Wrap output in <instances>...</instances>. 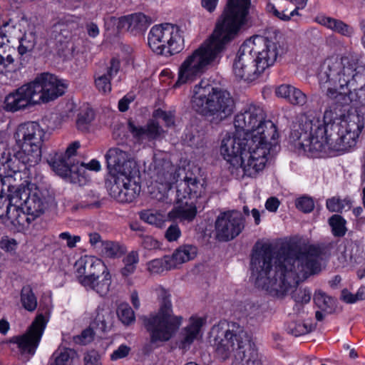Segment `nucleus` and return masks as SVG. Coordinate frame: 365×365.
<instances>
[{
    "mask_svg": "<svg viewBox=\"0 0 365 365\" xmlns=\"http://www.w3.org/2000/svg\"><path fill=\"white\" fill-rule=\"evenodd\" d=\"M128 130L132 137L138 143H143L160 139L165 131L155 119H150L144 126L133 120H128Z\"/></svg>",
    "mask_w": 365,
    "mask_h": 365,
    "instance_id": "23",
    "label": "nucleus"
},
{
    "mask_svg": "<svg viewBox=\"0 0 365 365\" xmlns=\"http://www.w3.org/2000/svg\"><path fill=\"white\" fill-rule=\"evenodd\" d=\"M46 132L34 121L19 124L15 129L13 138L18 150L16 158L26 167H34L41 160V148Z\"/></svg>",
    "mask_w": 365,
    "mask_h": 365,
    "instance_id": "10",
    "label": "nucleus"
},
{
    "mask_svg": "<svg viewBox=\"0 0 365 365\" xmlns=\"http://www.w3.org/2000/svg\"><path fill=\"white\" fill-rule=\"evenodd\" d=\"M321 91L332 102L322 116L314 113L301 118L290 139L312 157L336 156L351 151L364 128V117L352 111L350 103L359 83L365 81V66H356L349 56L326 59L318 74Z\"/></svg>",
    "mask_w": 365,
    "mask_h": 365,
    "instance_id": "1",
    "label": "nucleus"
},
{
    "mask_svg": "<svg viewBox=\"0 0 365 365\" xmlns=\"http://www.w3.org/2000/svg\"><path fill=\"white\" fill-rule=\"evenodd\" d=\"M63 160L61 155H56V159L51 161L53 170L62 178H74L75 175L85 178L87 170L98 172L101 168L100 162L96 160H92L88 163L76 162V164L71 166L65 163Z\"/></svg>",
    "mask_w": 365,
    "mask_h": 365,
    "instance_id": "22",
    "label": "nucleus"
},
{
    "mask_svg": "<svg viewBox=\"0 0 365 365\" xmlns=\"http://www.w3.org/2000/svg\"><path fill=\"white\" fill-rule=\"evenodd\" d=\"M296 207L304 212H310L314 207V202L312 197H301L296 200Z\"/></svg>",
    "mask_w": 365,
    "mask_h": 365,
    "instance_id": "48",
    "label": "nucleus"
},
{
    "mask_svg": "<svg viewBox=\"0 0 365 365\" xmlns=\"http://www.w3.org/2000/svg\"><path fill=\"white\" fill-rule=\"evenodd\" d=\"M17 245L18 243L16 240L8 236L3 237L0 240L1 249L8 252L14 251L16 249Z\"/></svg>",
    "mask_w": 365,
    "mask_h": 365,
    "instance_id": "52",
    "label": "nucleus"
},
{
    "mask_svg": "<svg viewBox=\"0 0 365 365\" xmlns=\"http://www.w3.org/2000/svg\"><path fill=\"white\" fill-rule=\"evenodd\" d=\"M297 302L307 303L311 299V292L307 289H299L294 295Z\"/></svg>",
    "mask_w": 365,
    "mask_h": 365,
    "instance_id": "57",
    "label": "nucleus"
},
{
    "mask_svg": "<svg viewBox=\"0 0 365 365\" xmlns=\"http://www.w3.org/2000/svg\"><path fill=\"white\" fill-rule=\"evenodd\" d=\"M150 48L158 54L174 55L185 47V31L181 26L165 23L153 26L148 36Z\"/></svg>",
    "mask_w": 365,
    "mask_h": 365,
    "instance_id": "12",
    "label": "nucleus"
},
{
    "mask_svg": "<svg viewBox=\"0 0 365 365\" xmlns=\"http://www.w3.org/2000/svg\"><path fill=\"white\" fill-rule=\"evenodd\" d=\"M148 270L152 274H160L165 271L174 269L170 256L155 259L147 264Z\"/></svg>",
    "mask_w": 365,
    "mask_h": 365,
    "instance_id": "36",
    "label": "nucleus"
},
{
    "mask_svg": "<svg viewBox=\"0 0 365 365\" xmlns=\"http://www.w3.org/2000/svg\"><path fill=\"white\" fill-rule=\"evenodd\" d=\"M218 4V0H201L202 6L209 12H212Z\"/></svg>",
    "mask_w": 365,
    "mask_h": 365,
    "instance_id": "63",
    "label": "nucleus"
},
{
    "mask_svg": "<svg viewBox=\"0 0 365 365\" xmlns=\"http://www.w3.org/2000/svg\"><path fill=\"white\" fill-rule=\"evenodd\" d=\"M237 131L226 135L221 143L220 153L230 164V171L236 178H255L265 168L273 155L265 147L256 145Z\"/></svg>",
    "mask_w": 365,
    "mask_h": 365,
    "instance_id": "4",
    "label": "nucleus"
},
{
    "mask_svg": "<svg viewBox=\"0 0 365 365\" xmlns=\"http://www.w3.org/2000/svg\"><path fill=\"white\" fill-rule=\"evenodd\" d=\"M59 237L66 241V245L73 248L76 246V244L80 242L81 237L78 235H71L69 232H65L59 235Z\"/></svg>",
    "mask_w": 365,
    "mask_h": 365,
    "instance_id": "54",
    "label": "nucleus"
},
{
    "mask_svg": "<svg viewBox=\"0 0 365 365\" xmlns=\"http://www.w3.org/2000/svg\"><path fill=\"white\" fill-rule=\"evenodd\" d=\"M78 361L77 352L70 348L59 346L50 358V365H74Z\"/></svg>",
    "mask_w": 365,
    "mask_h": 365,
    "instance_id": "30",
    "label": "nucleus"
},
{
    "mask_svg": "<svg viewBox=\"0 0 365 365\" xmlns=\"http://www.w3.org/2000/svg\"><path fill=\"white\" fill-rule=\"evenodd\" d=\"M108 312L105 310L103 307H98L96 309V316L95 317V321L99 325L101 324L102 328L105 327L106 322V314H108Z\"/></svg>",
    "mask_w": 365,
    "mask_h": 365,
    "instance_id": "60",
    "label": "nucleus"
},
{
    "mask_svg": "<svg viewBox=\"0 0 365 365\" xmlns=\"http://www.w3.org/2000/svg\"><path fill=\"white\" fill-rule=\"evenodd\" d=\"M80 147V143L78 142H74L71 143L66 149L64 154L55 153L53 155L51 154L49 155V158L48 159V162L49 165L51 166V160H54L56 159V155H61L62 157L63 160L65 163L68 164L69 166L73 164H76V160L74 159L75 154L76 150Z\"/></svg>",
    "mask_w": 365,
    "mask_h": 365,
    "instance_id": "39",
    "label": "nucleus"
},
{
    "mask_svg": "<svg viewBox=\"0 0 365 365\" xmlns=\"http://www.w3.org/2000/svg\"><path fill=\"white\" fill-rule=\"evenodd\" d=\"M299 9H297V6L295 7V9L290 12L289 14H284V11H282V12L279 11L275 6L272 3H268L266 6V10L267 12L273 14L275 17L278 18L280 20L282 21H289L291 19L292 16H294L296 15H299L298 10Z\"/></svg>",
    "mask_w": 365,
    "mask_h": 365,
    "instance_id": "47",
    "label": "nucleus"
},
{
    "mask_svg": "<svg viewBox=\"0 0 365 365\" xmlns=\"http://www.w3.org/2000/svg\"><path fill=\"white\" fill-rule=\"evenodd\" d=\"M63 121V115L57 113L51 114L48 122V127L51 129L58 128L61 126Z\"/></svg>",
    "mask_w": 365,
    "mask_h": 365,
    "instance_id": "58",
    "label": "nucleus"
},
{
    "mask_svg": "<svg viewBox=\"0 0 365 365\" xmlns=\"http://www.w3.org/2000/svg\"><path fill=\"white\" fill-rule=\"evenodd\" d=\"M153 117L154 118H161L168 127L174 124V117L171 112H166L162 109H157L153 112Z\"/></svg>",
    "mask_w": 365,
    "mask_h": 365,
    "instance_id": "50",
    "label": "nucleus"
},
{
    "mask_svg": "<svg viewBox=\"0 0 365 365\" xmlns=\"http://www.w3.org/2000/svg\"><path fill=\"white\" fill-rule=\"evenodd\" d=\"M293 91L294 86L289 84H282L276 88L275 94L277 97L285 98L289 102Z\"/></svg>",
    "mask_w": 365,
    "mask_h": 365,
    "instance_id": "51",
    "label": "nucleus"
},
{
    "mask_svg": "<svg viewBox=\"0 0 365 365\" xmlns=\"http://www.w3.org/2000/svg\"><path fill=\"white\" fill-rule=\"evenodd\" d=\"M243 44L253 56L259 70L262 72L272 66L280 54L279 46L262 36H254L247 39Z\"/></svg>",
    "mask_w": 365,
    "mask_h": 365,
    "instance_id": "15",
    "label": "nucleus"
},
{
    "mask_svg": "<svg viewBox=\"0 0 365 365\" xmlns=\"http://www.w3.org/2000/svg\"><path fill=\"white\" fill-rule=\"evenodd\" d=\"M307 101V97L301 90L294 86L289 103L296 106H304Z\"/></svg>",
    "mask_w": 365,
    "mask_h": 365,
    "instance_id": "49",
    "label": "nucleus"
},
{
    "mask_svg": "<svg viewBox=\"0 0 365 365\" xmlns=\"http://www.w3.org/2000/svg\"><path fill=\"white\" fill-rule=\"evenodd\" d=\"M130 351V349L129 346L125 344H121L110 354V359L112 361H116L125 358L128 355Z\"/></svg>",
    "mask_w": 365,
    "mask_h": 365,
    "instance_id": "53",
    "label": "nucleus"
},
{
    "mask_svg": "<svg viewBox=\"0 0 365 365\" xmlns=\"http://www.w3.org/2000/svg\"><path fill=\"white\" fill-rule=\"evenodd\" d=\"M341 298L346 303H355L357 301L363 299L362 294L360 297H354V294H351L347 290H343L341 292Z\"/></svg>",
    "mask_w": 365,
    "mask_h": 365,
    "instance_id": "62",
    "label": "nucleus"
},
{
    "mask_svg": "<svg viewBox=\"0 0 365 365\" xmlns=\"http://www.w3.org/2000/svg\"><path fill=\"white\" fill-rule=\"evenodd\" d=\"M181 232L177 225H171L165 232V237L169 242L176 241L180 236Z\"/></svg>",
    "mask_w": 365,
    "mask_h": 365,
    "instance_id": "56",
    "label": "nucleus"
},
{
    "mask_svg": "<svg viewBox=\"0 0 365 365\" xmlns=\"http://www.w3.org/2000/svg\"><path fill=\"white\" fill-rule=\"evenodd\" d=\"M149 170L152 180L150 186L152 198L167 202L171 185L177 181L178 177L177 168L167 159L165 153L158 152L154 155Z\"/></svg>",
    "mask_w": 365,
    "mask_h": 365,
    "instance_id": "13",
    "label": "nucleus"
},
{
    "mask_svg": "<svg viewBox=\"0 0 365 365\" xmlns=\"http://www.w3.org/2000/svg\"><path fill=\"white\" fill-rule=\"evenodd\" d=\"M105 269L107 267L101 259L94 256L85 255L76 262L74 274L82 286H88L91 285V280Z\"/></svg>",
    "mask_w": 365,
    "mask_h": 365,
    "instance_id": "21",
    "label": "nucleus"
},
{
    "mask_svg": "<svg viewBox=\"0 0 365 365\" xmlns=\"http://www.w3.org/2000/svg\"><path fill=\"white\" fill-rule=\"evenodd\" d=\"M93 338V331L87 329L82 331L80 336H78L79 341L83 344L89 342Z\"/></svg>",
    "mask_w": 365,
    "mask_h": 365,
    "instance_id": "64",
    "label": "nucleus"
},
{
    "mask_svg": "<svg viewBox=\"0 0 365 365\" xmlns=\"http://www.w3.org/2000/svg\"><path fill=\"white\" fill-rule=\"evenodd\" d=\"M28 215H29L20 203H13L9 200L6 216L14 230L22 231L29 225L31 219Z\"/></svg>",
    "mask_w": 365,
    "mask_h": 365,
    "instance_id": "26",
    "label": "nucleus"
},
{
    "mask_svg": "<svg viewBox=\"0 0 365 365\" xmlns=\"http://www.w3.org/2000/svg\"><path fill=\"white\" fill-rule=\"evenodd\" d=\"M125 251V249L118 243L112 241H105L101 243L99 253L105 257H120Z\"/></svg>",
    "mask_w": 365,
    "mask_h": 365,
    "instance_id": "34",
    "label": "nucleus"
},
{
    "mask_svg": "<svg viewBox=\"0 0 365 365\" xmlns=\"http://www.w3.org/2000/svg\"><path fill=\"white\" fill-rule=\"evenodd\" d=\"M160 300V308L157 313L150 314L144 321L147 330L150 334L152 342L169 340L182 324V317L173 313L170 294L160 285L154 288Z\"/></svg>",
    "mask_w": 365,
    "mask_h": 365,
    "instance_id": "9",
    "label": "nucleus"
},
{
    "mask_svg": "<svg viewBox=\"0 0 365 365\" xmlns=\"http://www.w3.org/2000/svg\"><path fill=\"white\" fill-rule=\"evenodd\" d=\"M320 249L304 240L279 247L257 243L250 259L251 277L258 287L282 296L301 278L319 271Z\"/></svg>",
    "mask_w": 365,
    "mask_h": 365,
    "instance_id": "2",
    "label": "nucleus"
},
{
    "mask_svg": "<svg viewBox=\"0 0 365 365\" xmlns=\"http://www.w3.org/2000/svg\"><path fill=\"white\" fill-rule=\"evenodd\" d=\"M205 192L204 184L196 177L185 176L177 185L176 203L178 204L168 215L171 220L180 222L192 221L196 216L197 200Z\"/></svg>",
    "mask_w": 365,
    "mask_h": 365,
    "instance_id": "11",
    "label": "nucleus"
},
{
    "mask_svg": "<svg viewBox=\"0 0 365 365\" xmlns=\"http://www.w3.org/2000/svg\"><path fill=\"white\" fill-rule=\"evenodd\" d=\"M329 223L331 227L332 233L334 236L342 237L345 235L346 231L345 227L346 222L340 215H333L329 219Z\"/></svg>",
    "mask_w": 365,
    "mask_h": 365,
    "instance_id": "42",
    "label": "nucleus"
},
{
    "mask_svg": "<svg viewBox=\"0 0 365 365\" xmlns=\"http://www.w3.org/2000/svg\"><path fill=\"white\" fill-rule=\"evenodd\" d=\"M14 182L3 186L2 194L13 203H20L32 217L41 214L45 208L43 199L38 189L34 190V185L29 187H16Z\"/></svg>",
    "mask_w": 365,
    "mask_h": 365,
    "instance_id": "14",
    "label": "nucleus"
},
{
    "mask_svg": "<svg viewBox=\"0 0 365 365\" xmlns=\"http://www.w3.org/2000/svg\"><path fill=\"white\" fill-rule=\"evenodd\" d=\"M251 7V0H228L222 19L217 24L212 34L179 66L174 87L192 83L218 61L225 45L247 21Z\"/></svg>",
    "mask_w": 365,
    "mask_h": 365,
    "instance_id": "3",
    "label": "nucleus"
},
{
    "mask_svg": "<svg viewBox=\"0 0 365 365\" xmlns=\"http://www.w3.org/2000/svg\"><path fill=\"white\" fill-rule=\"evenodd\" d=\"M134 101V96L131 93L125 95L118 102V108L121 112H125L128 109L129 104Z\"/></svg>",
    "mask_w": 365,
    "mask_h": 365,
    "instance_id": "59",
    "label": "nucleus"
},
{
    "mask_svg": "<svg viewBox=\"0 0 365 365\" xmlns=\"http://www.w3.org/2000/svg\"><path fill=\"white\" fill-rule=\"evenodd\" d=\"M314 329L312 324L307 325L300 322H291L288 324V331L294 336H300L310 332Z\"/></svg>",
    "mask_w": 365,
    "mask_h": 365,
    "instance_id": "45",
    "label": "nucleus"
},
{
    "mask_svg": "<svg viewBox=\"0 0 365 365\" xmlns=\"http://www.w3.org/2000/svg\"><path fill=\"white\" fill-rule=\"evenodd\" d=\"M102 275L103 277L101 281L98 280V275L91 280V284L88 286H83L87 289H93L101 296L106 295L108 291L111 284V276L109 270L105 269L103 270Z\"/></svg>",
    "mask_w": 365,
    "mask_h": 365,
    "instance_id": "33",
    "label": "nucleus"
},
{
    "mask_svg": "<svg viewBox=\"0 0 365 365\" xmlns=\"http://www.w3.org/2000/svg\"><path fill=\"white\" fill-rule=\"evenodd\" d=\"M262 73L253 56L242 43L233 60V76L237 80L250 83L257 80Z\"/></svg>",
    "mask_w": 365,
    "mask_h": 365,
    "instance_id": "19",
    "label": "nucleus"
},
{
    "mask_svg": "<svg viewBox=\"0 0 365 365\" xmlns=\"http://www.w3.org/2000/svg\"><path fill=\"white\" fill-rule=\"evenodd\" d=\"M120 68V61L113 58L110 61L106 73H98L95 77V85L99 92L109 93L111 91L110 79L115 76Z\"/></svg>",
    "mask_w": 365,
    "mask_h": 365,
    "instance_id": "27",
    "label": "nucleus"
},
{
    "mask_svg": "<svg viewBox=\"0 0 365 365\" xmlns=\"http://www.w3.org/2000/svg\"><path fill=\"white\" fill-rule=\"evenodd\" d=\"M107 168L113 182L109 188L112 197L120 202H130L140 192L136 181L138 169L131 153L120 147L110 148L106 155Z\"/></svg>",
    "mask_w": 365,
    "mask_h": 365,
    "instance_id": "5",
    "label": "nucleus"
},
{
    "mask_svg": "<svg viewBox=\"0 0 365 365\" xmlns=\"http://www.w3.org/2000/svg\"><path fill=\"white\" fill-rule=\"evenodd\" d=\"M210 341L216 354L222 359L235 354L249 364L257 359V351L250 336L236 324L228 325L227 329L220 325L214 326L210 331Z\"/></svg>",
    "mask_w": 365,
    "mask_h": 365,
    "instance_id": "7",
    "label": "nucleus"
},
{
    "mask_svg": "<svg viewBox=\"0 0 365 365\" xmlns=\"http://www.w3.org/2000/svg\"><path fill=\"white\" fill-rule=\"evenodd\" d=\"M279 204L280 202L277 198L272 197L267 200L265 207L268 211L274 212L277 210Z\"/></svg>",
    "mask_w": 365,
    "mask_h": 365,
    "instance_id": "61",
    "label": "nucleus"
},
{
    "mask_svg": "<svg viewBox=\"0 0 365 365\" xmlns=\"http://www.w3.org/2000/svg\"><path fill=\"white\" fill-rule=\"evenodd\" d=\"M318 21L320 24L341 35L351 36L354 34L353 28L339 19L321 16Z\"/></svg>",
    "mask_w": 365,
    "mask_h": 365,
    "instance_id": "31",
    "label": "nucleus"
},
{
    "mask_svg": "<svg viewBox=\"0 0 365 365\" xmlns=\"http://www.w3.org/2000/svg\"><path fill=\"white\" fill-rule=\"evenodd\" d=\"M21 302L23 307L29 312H34L36 309L37 299L31 287H24L22 288Z\"/></svg>",
    "mask_w": 365,
    "mask_h": 365,
    "instance_id": "38",
    "label": "nucleus"
},
{
    "mask_svg": "<svg viewBox=\"0 0 365 365\" xmlns=\"http://www.w3.org/2000/svg\"><path fill=\"white\" fill-rule=\"evenodd\" d=\"M140 217L145 222L158 227H163L166 221V216L163 212L153 210L140 212Z\"/></svg>",
    "mask_w": 365,
    "mask_h": 365,
    "instance_id": "35",
    "label": "nucleus"
},
{
    "mask_svg": "<svg viewBox=\"0 0 365 365\" xmlns=\"http://www.w3.org/2000/svg\"><path fill=\"white\" fill-rule=\"evenodd\" d=\"M9 135L5 130H0V184L4 186L14 182V175L19 173L8 151Z\"/></svg>",
    "mask_w": 365,
    "mask_h": 365,
    "instance_id": "24",
    "label": "nucleus"
},
{
    "mask_svg": "<svg viewBox=\"0 0 365 365\" xmlns=\"http://www.w3.org/2000/svg\"><path fill=\"white\" fill-rule=\"evenodd\" d=\"M191 104L195 110L215 122L230 116L234 108V101L229 93L215 88L204 79L193 87Z\"/></svg>",
    "mask_w": 365,
    "mask_h": 365,
    "instance_id": "8",
    "label": "nucleus"
},
{
    "mask_svg": "<svg viewBox=\"0 0 365 365\" xmlns=\"http://www.w3.org/2000/svg\"><path fill=\"white\" fill-rule=\"evenodd\" d=\"M150 24V18L142 13H135L119 18L118 28L137 34L146 30Z\"/></svg>",
    "mask_w": 365,
    "mask_h": 365,
    "instance_id": "25",
    "label": "nucleus"
},
{
    "mask_svg": "<svg viewBox=\"0 0 365 365\" xmlns=\"http://www.w3.org/2000/svg\"><path fill=\"white\" fill-rule=\"evenodd\" d=\"M84 365H102L100 356L94 351L86 354L83 358Z\"/></svg>",
    "mask_w": 365,
    "mask_h": 365,
    "instance_id": "55",
    "label": "nucleus"
},
{
    "mask_svg": "<svg viewBox=\"0 0 365 365\" xmlns=\"http://www.w3.org/2000/svg\"><path fill=\"white\" fill-rule=\"evenodd\" d=\"M245 220L240 211L220 212L215 222V237L221 242H228L237 237L245 228Z\"/></svg>",
    "mask_w": 365,
    "mask_h": 365,
    "instance_id": "17",
    "label": "nucleus"
},
{
    "mask_svg": "<svg viewBox=\"0 0 365 365\" xmlns=\"http://www.w3.org/2000/svg\"><path fill=\"white\" fill-rule=\"evenodd\" d=\"M203 320L200 317H191L189 324L182 330L181 344L182 348L189 346L200 334Z\"/></svg>",
    "mask_w": 365,
    "mask_h": 365,
    "instance_id": "29",
    "label": "nucleus"
},
{
    "mask_svg": "<svg viewBox=\"0 0 365 365\" xmlns=\"http://www.w3.org/2000/svg\"><path fill=\"white\" fill-rule=\"evenodd\" d=\"M36 43V34L34 29H29L19 40L18 51L19 54L24 55L31 52Z\"/></svg>",
    "mask_w": 365,
    "mask_h": 365,
    "instance_id": "37",
    "label": "nucleus"
},
{
    "mask_svg": "<svg viewBox=\"0 0 365 365\" xmlns=\"http://www.w3.org/2000/svg\"><path fill=\"white\" fill-rule=\"evenodd\" d=\"M235 127L237 133L251 140V148L256 145L265 147L269 152L275 155L279 150V135L276 125L271 120H265L262 108L249 104L236 115Z\"/></svg>",
    "mask_w": 365,
    "mask_h": 365,
    "instance_id": "6",
    "label": "nucleus"
},
{
    "mask_svg": "<svg viewBox=\"0 0 365 365\" xmlns=\"http://www.w3.org/2000/svg\"><path fill=\"white\" fill-rule=\"evenodd\" d=\"M94 119V114L92 110H86L78 114L76 120L77 128L81 131H87Z\"/></svg>",
    "mask_w": 365,
    "mask_h": 365,
    "instance_id": "43",
    "label": "nucleus"
},
{
    "mask_svg": "<svg viewBox=\"0 0 365 365\" xmlns=\"http://www.w3.org/2000/svg\"><path fill=\"white\" fill-rule=\"evenodd\" d=\"M30 83L23 85L5 97L4 108L6 111L15 113L38 105Z\"/></svg>",
    "mask_w": 365,
    "mask_h": 365,
    "instance_id": "20",
    "label": "nucleus"
},
{
    "mask_svg": "<svg viewBox=\"0 0 365 365\" xmlns=\"http://www.w3.org/2000/svg\"><path fill=\"white\" fill-rule=\"evenodd\" d=\"M15 48L5 43L0 44V73L7 75L16 70L14 56Z\"/></svg>",
    "mask_w": 365,
    "mask_h": 365,
    "instance_id": "28",
    "label": "nucleus"
},
{
    "mask_svg": "<svg viewBox=\"0 0 365 365\" xmlns=\"http://www.w3.org/2000/svg\"><path fill=\"white\" fill-rule=\"evenodd\" d=\"M327 207L331 212H337L350 209L351 204L349 200H340L336 197H333L327 200Z\"/></svg>",
    "mask_w": 365,
    "mask_h": 365,
    "instance_id": "44",
    "label": "nucleus"
},
{
    "mask_svg": "<svg viewBox=\"0 0 365 365\" xmlns=\"http://www.w3.org/2000/svg\"><path fill=\"white\" fill-rule=\"evenodd\" d=\"M197 255V247L192 245H184L179 247L170 256L174 268L187 261L193 259Z\"/></svg>",
    "mask_w": 365,
    "mask_h": 365,
    "instance_id": "32",
    "label": "nucleus"
},
{
    "mask_svg": "<svg viewBox=\"0 0 365 365\" xmlns=\"http://www.w3.org/2000/svg\"><path fill=\"white\" fill-rule=\"evenodd\" d=\"M48 322L47 317L42 314H38L26 332L12 337L11 342L17 346L21 354L33 356L39 345Z\"/></svg>",
    "mask_w": 365,
    "mask_h": 365,
    "instance_id": "18",
    "label": "nucleus"
},
{
    "mask_svg": "<svg viewBox=\"0 0 365 365\" xmlns=\"http://www.w3.org/2000/svg\"><path fill=\"white\" fill-rule=\"evenodd\" d=\"M38 104L53 101L63 95L68 88L66 81L50 73H42L30 82Z\"/></svg>",
    "mask_w": 365,
    "mask_h": 365,
    "instance_id": "16",
    "label": "nucleus"
},
{
    "mask_svg": "<svg viewBox=\"0 0 365 365\" xmlns=\"http://www.w3.org/2000/svg\"><path fill=\"white\" fill-rule=\"evenodd\" d=\"M117 314L121 322L125 325L130 324L135 319L133 310L127 303H122L118 306Z\"/></svg>",
    "mask_w": 365,
    "mask_h": 365,
    "instance_id": "41",
    "label": "nucleus"
},
{
    "mask_svg": "<svg viewBox=\"0 0 365 365\" xmlns=\"http://www.w3.org/2000/svg\"><path fill=\"white\" fill-rule=\"evenodd\" d=\"M138 253L135 251L130 252L123 259L124 267L121 270L122 274L123 276H129L132 274L136 269V265L138 263Z\"/></svg>",
    "mask_w": 365,
    "mask_h": 365,
    "instance_id": "40",
    "label": "nucleus"
},
{
    "mask_svg": "<svg viewBox=\"0 0 365 365\" xmlns=\"http://www.w3.org/2000/svg\"><path fill=\"white\" fill-rule=\"evenodd\" d=\"M315 304L322 309H327L334 305V299L327 296L324 292L318 290L314 296Z\"/></svg>",
    "mask_w": 365,
    "mask_h": 365,
    "instance_id": "46",
    "label": "nucleus"
}]
</instances>
